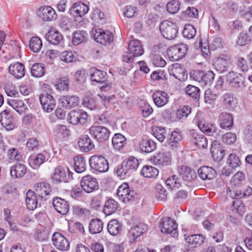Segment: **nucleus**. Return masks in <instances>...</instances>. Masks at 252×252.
I'll return each instance as SVG.
<instances>
[{
  "mask_svg": "<svg viewBox=\"0 0 252 252\" xmlns=\"http://www.w3.org/2000/svg\"><path fill=\"white\" fill-rule=\"evenodd\" d=\"M118 203L113 199L107 200L104 206V213L108 216L114 213L118 208Z\"/></svg>",
  "mask_w": 252,
  "mask_h": 252,
  "instance_id": "49530a36",
  "label": "nucleus"
},
{
  "mask_svg": "<svg viewBox=\"0 0 252 252\" xmlns=\"http://www.w3.org/2000/svg\"><path fill=\"white\" fill-rule=\"evenodd\" d=\"M177 170L179 176L185 181L190 182L196 179V172L189 167L185 165L179 166Z\"/></svg>",
  "mask_w": 252,
  "mask_h": 252,
  "instance_id": "6ab92c4d",
  "label": "nucleus"
},
{
  "mask_svg": "<svg viewBox=\"0 0 252 252\" xmlns=\"http://www.w3.org/2000/svg\"><path fill=\"white\" fill-rule=\"evenodd\" d=\"M139 148L142 152L149 153L157 148L156 143L150 139H143L139 142Z\"/></svg>",
  "mask_w": 252,
  "mask_h": 252,
  "instance_id": "e433bc0d",
  "label": "nucleus"
},
{
  "mask_svg": "<svg viewBox=\"0 0 252 252\" xmlns=\"http://www.w3.org/2000/svg\"><path fill=\"white\" fill-rule=\"evenodd\" d=\"M89 7L84 3L80 1L74 3L69 10L71 15L74 17H82L89 11Z\"/></svg>",
  "mask_w": 252,
  "mask_h": 252,
  "instance_id": "cd10ccee",
  "label": "nucleus"
},
{
  "mask_svg": "<svg viewBox=\"0 0 252 252\" xmlns=\"http://www.w3.org/2000/svg\"><path fill=\"white\" fill-rule=\"evenodd\" d=\"M137 104L144 117H148L153 111L152 107L144 99H140Z\"/></svg>",
  "mask_w": 252,
  "mask_h": 252,
  "instance_id": "09e8293b",
  "label": "nucleus"
},
{
  "mask_svg": "<svg viewBox=\"0 0 252 252\" xmlns=\"http://www.w3.org/2000/svg\"><path fill=\"white\" fill-rule=\"evenodd\" d=\"M103 223L99 219H92L89 223V230L92 234L100 233L103 230Z\"/></svg>",
  "mask_w": 252,
  "mask_h": 252,
  "instance_id": "79ce46f5",
  "label": "nucleus"
},
{
  "mask_svg": "<svg viewBox=\"0 0 252 252\" xmlns=\"http://www.w3.org/2000/svg\"><path fill=\"white\" fill-rule=\"evenodd\" d=\"M37 195L32 190H29L26 194V204L30 210H34L38 205Z\"/></svg>",
  "mask_w": 252,
  "mask_h": 252,
  "instance_id": "c9c22d12",
  "label": "nucleus"
},
{
  "mask_svg": "<svg viewBox=\"0 0 252 252\" xmlns=\"http://www.w3.org/2000/svg\"><path fill=\"white\" fill-rule=\"evenodd\" d=\"M169 74L180 81H184L188 77V73L185 68L179 63L173 64L169 70Z\"/></svg>",
  "mask_w": 252,
  "mask_h": 252,
  "instance_id": "5701e85b",
  "label": "nucleus"
},
{
  "mask_svg": "<svg viewBox=\"0 0 252 252\" xmlns=\"http://www.w3.org/2000/svg\"><path fill=\"white\" fill-rule=\"evenodd\" d=\"M153 135L160 142H162L166 138L165 129L161 127L155 126L152 128Z\"/></svg>",
  "mask_w": 252,
  "mask_h": 252,
  "instance_id": "4d7b16f0",
  "label": "nucleus"
},
{
  "mask_svg": "<svg viewBox=\"0 0 252 252\" xmlns=\"http://www.w3.org/2000/svg\"><path fill=\"white\" fill-rule=\"evenodd\" d=\"M9 72L16 79H21L25 74V65L19 62L10 64L8 67Z\"/></svg>",
  "mask_w": 252,
  "mask_h": 252,
  "instance_id": "bb28decb",
  "label": "nucleus"
},
{
  "mask_svg": "<svg viewBox=\"0 0 252 252\" xmlns=\"http://www.w3.org/2000/svg\"><path fill=\"white\" fill-rule=\"evenodd\" d=\"M94 39L101 44H110L113 40V33L107 30L102 29H96L92 31Z\"/></svg>",
  "mask_w": 252,
  "mask_h": 252,
  "instance_id": "6e6552de",
  "label": "nucleus"
},
{
  "mask_svg": "<svg viewBox=\"0 0 252 252\" xmlns=\"http://www.w3.org/2000/svg\"><path fill=\"white\" fill-rule=\"evenodd\" d=\"M187 51V46L186 44H178L168 49L167 55L171 61H177L185 56Z\"/></svg>",
  "mask_w": 252,
  "mask_h": 252,
  "instance_id": "423d86ee",
  "label": "nucleus"
},
{
  "mask_svg": "<svg viewBox=\"0 0 252 252\" xmlns=\"http://www.w3.org/2000/svg\"><path fill=\"white\" fill-rule=\"evenodd\" d=\"M115 171L118 176L120 177L122 179H126L127 178L129 177L131 174V172L127 167V165L124 161L117 166Z\"/></svg>",
  "mask_w": 252,
  "mask_h": 252,
  "instance_id": "de8ad7c7",
  "label": "nucleus"
},
{
  "mask_svg": "<svg viewBox=\"0 0 252 252\" xmlns=\"http://www.w3.org/2000/svg\"><path fill=\"white\" fill-rule=\"evenodd\" d=\"M198 174L199 177L203 180H210L216 177L217 173L212 167L203 166L198 169Z\"/></svg>",
  "mask_w": 252,
  "mask_h": 252,
  "instance_id": "c756f323",
  "label": "nucleus"
},
{
  "mask_svg": "<svg viewBox=\"0 0 252 252\" xmlns=\"http://www.w3.org/2000/svg\"><path fill=\"white\" fill-rule=\"evenodd\" d=\"M220 126L223 129H229L233 126L232 114L226 112L221 113L219 116Z\"/></svg>",
  "mask_w": 252,
  "mask_h": 252,
  "instance_id": "2f4dec72",
  "label": "nucleus"
},
{
  "mask_svg": "<svg viewBox=\"0 0 252 252\" xmlns=\"http://www.w3.org/2000/svg\"><path fill=\"white\" fill-rule=\"evenodd\" d=\"M182 134L179 130H174L172 132L168 143L172 149H175L180 146V142L182 140Z\"/></svg>",
  "mask_w": 252,
  "mask_h": 252,
  "instance_id": "58836bf2",
  "label": "nucleus"
},
{
  "mask_svg": "<svg viewBox=\"0 0 252 252\" xmlns=\"http://www.w3.org/2000/svg\"><path fill=\"white\" fill-rule=\"evenodd\" d=\"M45 73L44 65L39 63H36L32 66L31 68V74L35 77H40Z\"/></svg>",
  "mask_w": 252,
  "mask_h": 252,
  "instance_id": "6e6d98bb",
  "label": "nucleus"
},
{
  "mask_svg": "<svg viewBox=\"0 0 252 252\" xmlns=\"http://www.w3.org/2000/svg\"><path fill=\"white\" fill-rule=\"evenodd\" d=\"M147 229V225L143 223H139L131 227L128 232V237L130 242L135 241L137 238L145 233Z\"/></svg>",
  "mask_w": 252,
  "mask_h": 252,
  "instance_id": "393cba45",
  "label": "nucleus"
},
{
  "mask_svg": "<svg viewBox=\"0 0 252 252\" xmlns=\"http://www.w3.org/2000/svg\"><path fill=\"white\" fill-rule=\"evenodd\" d=\"M45 38L51 44L58 45L63 39L60 32L55 29H51L46 34Z\"/></svg>",
  "mask_w": 252,
  "mask_h": 252,
  "instance_id": "4c0bfd02",
  "label": "nucleus"
},
{
  "mask_svg": "<svg viewBox=\"0 0 252 252\" xmlns=\"http://www.w3.org/2000/svg\"><path fill=\"white\" fill-rule=\"evenodd\" d=\"M196 33V31L195 27L189 24L185 25L182 32L184 37L188 39L193 38L195 36Z\"/></svg>",
  "mask_w": 252,
  "mask_h": 252,
  "instance_id": "5fc2aeb1",
  "label": "nucleus"
},
{
  "mask_svg": "<svg viewBox=\"0 0 252 252\" xmlns=\"http://www.w3.org/2000/svg\"><path fill=\"white\" fill-rule=\"evenodd\" d=\"M87 33L84 31H77L74 32L72 42L74 45H78L86 41L87 38Z\"/></svg>",
  "mask_w": 252,
  "mask_h": 252,
  "instance_id": "603ef678",
  "label": "nucleus"
},
{
  "mask_svg": "<svg viewBox=\"0 0 252 252\" xmlns=\"http://www.w3.org/2000/svg\"><path fill=\"white\" fill-rule=\"evenodd\" d=\"M91 168L95 173L107 172L109 170V164L107 160L102 156L94 155L89 159Z\"/></svg>",
  "mask_w": 252,
  "mask_h": 252,
  "instance_id": "f257e3e1",
  "label": "nucleus"
},
{
  "mask_svg": "<svg viewBox=\"0 0 252 252\" xmlns=\"http://www.w3.org/2000/svg\"><path fill=\"white\" fill-rule=\"evenodd\" d=\"M117 193L119 199L125 203L132 200L135 195L134 191L130 189L127 183H123L120 185L117 189Z\"/></svg>",
  "mask_w": 252,
  "mask_h": 252,
  "instance_id": "4468645a",
  "label": "nucleus"
},
{
  "mask_svg": "<svg viewBox=\"0 0 252 252\" xmlns=\"http://www.w3.org/2000/svg\"><path fill=\"white\" fill-rule=\"evenodd\" d=\"M126 138L121 133L115 134L112 139V143L114 149L120 150L126 143Z\"/></svg>",
  "mask_w": 252,
  "mask_h": 252,
  "instance_id": "a18cd8bd",
  "label": "nucleus"
},
{
  "mask_svg": "<svg viewBox=\"0 0 252 252\" xmlns=\"http://www.w3.org/2000/svg\"><path fill=\"white\" fill-rule=\"evenodd\" d=\"M171 155L169 152L161 151L151 158V160L157 165L167 166L171 164Z\"/></svg>",
  "mask_w": 252,
  "mask_h": 252,
  "instance_id": "a211bd4d",
  "label": "nucleus"
},
{
  "mask_svg": "<svg viewBox=\"0 0 252 252\" xmlns=\"http://www.w3.org/2000/svg\"><path fill=\"white\" fill-rule=\"evenodd\" d=\"M42 46L40 39L37 37H32L30 42V49L34 52H38Z\"/></svg>",
  "mask_w": 252,
  "mask_h": 252,
  "instance_id": "bf43d9fd",
  "label": "nucleus"
},
{
  "mask_svg": "<svg viewBox=\"0 0 252 252\" xmlns=\"http://www.w3.org/2000/svg\"><path fill=\"white\" fill-rule=\"evenodd\" d=\"M154 102L158 107L164 106L168 101V94L164 92L157 91L152 95Z\"/></svg>",
  "mask_w": 252,
  "mask_h": 252,
  "instance_id": "c85d7f7f",
  "label": "nucleus"
},
{
  "mask_svg": "<svg viewBox=\"0 0 252 252\" xmlns=\"http://www.w3.org/2000/svg\"><path fill=\"white\" fill-rule=\"evenodd\" d=\"M180 8V3L178 0H172L166 5L167 11L171 14H175L178 11Z\"/></svg>",
  "mask_w": 252,
  "mask_h": 252,
  "instance_id": "774afa93",
  "label": "nucleus"
},
{
  "mask_svg": "<svg viewBox=\"0 0 252 252\" xmlns=\"http://www.w3.org/2000/svg\"><path fill=\"white\" fill-rule=\"evenodd\" d=\"M7 103L18 113L21 114L27 109V105L23 101L19 99H8Z\"/></svg>",
  "mask_w": 252,
  "mask_h": 252,
  "instance_id": "a19ab883",
  "label": "nucleus"
},
{
  "mask_svg": "<svg viewBox=\"0 0 252 252\" xmlns=\"http://www.w3.org/2000/svg\"><path fill=\"white\" fill-rule=\"evenodd\" d=\"M124 161L131 173L135 171L139 166L138 159L133 157H130L127 160Z\"/></svg>",
  "mask_w": 252,
  "mask_h": 252,
  "instance_id": "0e129e2a",
  "label": "nucleus"
},
{
  "mask_svg": "<svg viewBox=\"0 0 252 252\" xmlns=\"http://www.w3.org/2000/svg\"><path fill=\"white\" fill-rule=\"evenodd\" d=\"M122 229V225L119 221L115 219H112L108 223L107 230L112 235L115 236L118 234Z\"/></svg>",
  "mask_w": 252,
  "mask_h": 252,
  "instance_id": "37998d69",
  "label": "nucleus"
},
{
  "mask_svg": "<svg viewBox=\"0 0 252 252\" xmlns=\"http://www.w3.org/2000/svg\"><path fill=\"white\" fill-rule=\"evenodd\" d=\"M156 198L160 200H164L166 198L167 192L166 189L160 184H157L156 186Z\"/></svg>",
  "mask_w": 252,
  "mask_h": 252,
  "instance_id": "69168bd1",
  "label": "nucleus"
},
{
  "mask_svg": "<svg viewBox=\"0 0 252 252\" xmlns=\"http://www.w3.org/2000/svg\"><path fill=\"white\" fill-rule=\"evenodd\" d=\"M87 113L82 109H75L70 111L68 116V119L72 125H84L87 122Z\"/></svg>",
  "mask_w": 252,
  "mask_h": 252,
  "instance_id": "9d476101",
  "label": "nucleus"
},
{
  "mask_svg": "<svg viewBox=\"0 0 252 252\" xmlns=\"http://www.w3.org/2000/svg\"><path fill=\"white\" fill-rule=\"evenodd\" d=\"M167 186L171 189H178L181 186L180 179L176 175L169 177L165 181Z\"/></svg>",
  "mask_w": 252,
  "mask_h": 252,
  "instance_id": "052dcab7",
  "label": "nucleus"
},
{
  "mask_svg": "<svg viewBox=\"0 0 252 252\" xmlns=\"http://www.w3.org/2000/svg\"><path fill=\"white\" fill-rule=\"evenodd\" d=\"M61 105L66 109L77 106L80 103L79 97L76 95H63L59 98Z\"/></svg>",
  "mask_w": 252,
  "mask_h": 252,
  "instance_id": "4be33fe9",
  "label": "nucleus"
},
{
  "mask_svg": "<svg viewBox=\"0 0 252 252\" xmlns=\"http://www.w3.org/2000/svg\"><path fill=\"white\" fill-rule=\"evenodd\" d=\"M215 75L212 71L194 70L190 73V77L200 83L202 86H210L214 81Z\"/></svg>",
  "mask_w": 252,
  "mask_h": 252,
  "instance_id": "7ed1b4c3",
  "label": "nucleus"
},
{
  "mask_svg": "<svg viewBox=\"0 0 252 252\" xmlns=\"http://www.w3.org/2000/svg\"><path fill=\"white\" fill-rule=\"evenodd\" d=\"M224 105L227 108H230L235 103L234 94L231 93H226L222 96Z\"/></svg>",
  "mask_w": 252,
  "mask_h": 252,
  "instance_id": "e2e57ef3",
  "label": "nucleus"
},
{
  "mask_svg": "<svg viewBox=\"0 0 252 252\" xmlns=\"http://www.w3.org/2000/svg\"><path fill=\"white\" fill-rule=\"evenodd\" d=\"M205 239V237L202 234H191L186 237L185 240L187 243L193 247L200 246Z\"/></svg>",
  "mask_w": 252,
  "mask_h": 252,
  "instance_id": "ea45409f",
  "label": "nucleus"
},
{
  "mask_svg": "<svg viewBox=\"0 0 252 252\" xmlns=\"http://www.w3.org/2000/svg\"><path fill=\"white\" fill-rule=\"evenodd\" d=\"M198 126L200 130L204 133L218 138L220 137L222 133L220 130H219L214 124L207 122H200L198 124Z\"/></svg>",
  "mask_w": 252,
  "mask_h": 252,
  "instance_id": "9b49d317",
  "label": "nucleus"
},
{
  "mask_svg": "<svg viewBox=\"0 0 252 252\" xmlns=\"http://www.w3.org/2000/svg\"><path fill=\"white\" fill-rule=\"evenodd\" d=\"M80 186L86 192H92L98 189L99 186L96 178L91 175H87L82 178Z\"/></svg>",
  "mask_w": 252,
  "mask_h": 252,
  "instance_id": "ddd939ff",
  "label": "nucleus"
},
{
  "mask_svg": "<svg viewBox=\"0 0 252 252\" xmlns=\"http://www.w3.org/2000/svg\"><path fill=\"white\" fill-rule=\"evenodd\" d=\"M60 59L65 63H69L75 61L77 60L76 53L70 51H64L60 54Z\"/></svg>",
  "mask_w": 252,
  "mask_h": 252,
  "instance_id": "8fccbe9b",
  "label": "nucleus"
},
{
  "mask_svg": "<svg viewBox=\"0 0 252 252\" xmlns=\"http://www.w3.org/2000/svg\"><path fill=\"white\" fill-rule=\"evenodd\" d=\"M34 193L41 199L46 200V196L48 195L51 191L50 185L46 182H41L34 185Z\"/></svg>",
  "mask_w": 252,
  "mask_h": 252,
  "instance_id": "a878e982",
  "label": "nucleus"
},
{
  "mask_svg": "<svg viewBox=\"0 0 252 252\" xmlns=\"http://www.w3.org/2000/svg\"><path fill=\"white\" fill-rule=\"evenodd\" d=\"M37 14L44 21H53L58 17L56 11L51 6H43L39 8Z\"/></svg>",
  "mask_w": 252,
  "mask_h": 252,
  "instance_id": "dca6fc26",
  "label": "nucleus"
},
{
  "mask_svg": "<svg viewBox=\"0 0 252 252\" xmlns=\"http://www.w3.org/2000/svg\"><path fill=\"white\" fill-rule=\"evenodd\" d=\"M190 140L198 148L204 149L207 147L208 140L206 137L201 134H199L194 130L189 131Z\"/></svg>",
  "mask_w": 252,
  "mask_h": 252,
  "instance_id": "412c9836",
  "label": "nucleus"
},
{
  "mask_svg": "<svg viewBox=\"0 0 252 252\" xmlns=\"http://www.w3.org/2000/svg\"><path fill=\"white\" fill-rule=\"evenodd\" d=\"M128 50L134 57L140 56L144 52L142 45L138 40H131L128 44Z\"/></svg>",
  "mask_w": 252,
  "mask_h": 252,
  "instance_id": "473e14b6",
  "label": "nucleus"
},
{
  "mask_svg": "<svg viewBox=\"0 0 252 252\" xmlns=\"http://www.w3.org/2000/svg\"><path fill=\"white\" fill-rule=\"evenodd\" d=\"M187 94L192 98L196 102L199 101L200 98V89L192 85H189L186 88Z\"/></svg>",
  "mask_w": 252,
  "mask_h": 252,
  "instance_id": "3c124183",
  "label": "nucleus"
},
{
  "mask_svg": "<svg viewBox=\"0 0 252 252\" xmlns=\"http://www.w3.org/2000/svg\"><path fill=\"white\" fill-rule=\"evenodd\" d=\"M159 29L163 37L168 40L175 39L178 33L177 25L175 23L167 20L164 21L160 23Z\"/></svg>",
  "mask_w": 252,
  "mask_h": 252,
  "instance_id": "f03ea898",
  "label": "nucleus"
},
{
  "mask_svg": "<svg viewBox=\"0 0 252 252\" xmlns=\"http://www.w3.org/2000/svg\"><path fill=\"white\" fill-rule=\"evenodd\" d=\"M252 37L247 33L241 32L238 36L237 44L239 46H244L251 43Z\"/></svg>",
  "mask_w": 252,
  "mask_h": 252,
  "instance_id": "680f3d73",
  "label": "nucleus"
},
{
  "mask_svg": "<svg viewBox=\"0 0 252 252\" xmlns=\"http://www.w3.org/2000/svg\"><path fill=\"white\" fill-rule=\"evenodd\" d=\"M68 169H65L61 166H58L54 170V172L52 177V180L56 183L68 182L69 179Z\"/></svg>",
  "mask_w": 252,
  "mask_h": 252,
  "instance_id": "aec40b11",
  "label": "nucleus"
},
{
  "mask_svg": "<svg viewBox=\"0 0 252 252\" xmlns=\"http://www.w3.org/2000/svg\"><path fill=\"white\" fill-rule=\"evenodd\" d=\"M227 164L232 168L234 169L241 164L239 158L234 154H230L227 160Z\"/></svg>",
  "mask_w": 252,
  "mask_h": 252,
  "instance_id": "338daca9",
  "label": "nucleus"
},
{
  "mask_svg": "<svg viewBox=\"0 0 252 252\" xmlns=\"http://www.w3.org/2000/svg\"><path fill=\"white\" fill-rule=\"evenodd\" d=\"M213 65L218 72L223 73L227 71L231 65L230 58L228 55H221L214 61Z\"/></svg>",
  "mask_w": 252,
  "mask_h": 252,
  "instance_id": "f8f14e48",
  "label": "nucleus"
},
{
  "mask_svg": "<svg viewBox=\"0 0 252 252\" xmlns=\"http://www.w3.org/2000/svg\"><path fill=\"white\" fill-rule=\"evenodd\" d=\"M91 79L93 82L99 84L105 83V85L101 87V90L103 91H107L111 88V84L109 83H106L107 80V76L106 72L96 69L91 68L90 69Z\"/></svg>",
  "mask_w": 252,
  "mask_h": 252,
  "instance_id": "20e7f679",
  "label": "nucleus"
},
{
  "mask_svg": "<svg viewBox=\"0 0 252 252\" xmlns=\"http://www.w3.org/2000/svg\"><path fill=\"white\" fill-rule=\"evenodd\" d=\"M54 246L59 250L66 251L69 248V243L67 239L61 233L55 232L52 235Z\"/></svg>",
  "mask_w": 252,
  "mask_h": 252,
  "instance_id": "f3484780",
  "label": "nucleus"
},
{
  "mask_svg": "<svg viewBox=\"0 0 252 252\" xmlns=\"http://www.w3.org/2000/svg\"><path fill=\"white\" fill-rule=\"evenodd\" d=\"M78 145L81 151L84 152H89L94 147L93 141L87 135H83L80 138Z\"/></svg>",
  "mask_w": 252,
  "mask_h": 252,
  "instance_id": "f704fd0d",
  "label": "nucleus"
},
{
  "mask_svg": "<svg viewBox=\"0 0 252 252\" xmlns=\"http://www.w3.org/2000/svg\"><path fill=\"white\" fill-rule=\"evenodd\" d=\"M53 205L55 209L63 215H66L69 210L68 202L61 198H54L53 200Z\"/></svg>",
  "mask_w": 252,
  "mask_h": 252,
  "instance_id": "b1692460",
  "label": "nucleus"
},
{
  "mask_svg": "<svg viewBox=\"0 0 252 252\" xmlns=\"http://www.w3.org/2000/svg\"><path fill=\"white\" fill-rule=\"evenodd\" d=\"M10 175L14 179L23 177L27 172V167L23 163H18L14 164L10 169Z\"/></svg>",
  "mask_w": 252,
  "mask_h": 252,
  "instance_id": "72a5a7b5",
  "label": "nucleus"
},
{
  "mask_svg": "<svg viewBox=\"0 0 252 252\" xmlns=\"http://www.w3.org/2000/svg\"><path fill=\"white\" fill-rule=\"evenodd\" d=\"M141 174L146 178H154L158 174V170L152 166H145L141 170Z\"/></svg>",
  "mask_w": 252,
  "mask_h": 252,
  "instance_id": "864d4df0",
  "label": "nucleus"
},
{
  "mask_svg": "<svg viewBox=\"0 0 252 252\" xmlns=\"http://www.w3.org/2000/svg\"><path fill=\"white\" fill-rule=\"evenodd\" d=\"M161 231L163 233L170 234L173 237L178 236L177 224L170 218L166 217L162 219L159 225Z\"/></svg>",
  "mask_w": 252,
  "mask_h": 252,
  "instance_id": "0eeeda50",
  "label": "nucleus"
},
{
  "mask_svg": "<svg viewBox=\"0 0 252 252\" xmlns=\"http://www.w3.org/2000/svg\"><path fill=\"white\" fill-rule=\"evenodd\" d=\"M7 157L11 161H20L22 158L20 152L15 148H11L8 150Z\"/></svg>",
  "mask_w": 252,
  "mask_h": 252,
  "instance_id": "13d9d810",
  "label": "nucleus"
},
{
  "mask_svg": "<svg viewBox=\"0 0 252 252\" xmlns=\"http://www.w3.org/2000/svg\"><path fill=\"white\" fill-rule=\"evenodd\" d=\"M39 100L45 112H51L56 107V100L54 97L46 92H43L40 95Z\"/></svg>",
  "mask_w": 252,
  "mask_h": 252,
  "instance_id": "2eb2a0df",
  "label": "nucleus"
},
{
  "mask_svg": "<svg viewBox=\"0 0 252 252\" xmlns=\"http://www.w3.org/2000/svg\"><path fill=\"white\" fill-rule=\"evenodd\" d=\"M0 122L8 131L12 130L16 127L13 115L8 109H5L0 113Z\"/></svg>",
  "mask_w": 252,
  "mask_h": 252,
  "instance_id": "1a4fd4ad",
  "label": "nucleus"
},
{
  "mask_svg": "<svg viewBox=\"0 0 252 252\" xmlns=\"http://www.w3.org/2000/svg\"><path fill=\"white\" fill-rule=\"evenodd\" d=\"M91 135L98 142L102 143L108 139L110 131L101 126L93 125L89 129Z\"/></svg>",
  "mask_w": 252,
  "mask_h": 252,
  "instance_id": "39448f33",
  "label": "nucleus"
},
{
  "mask_svg": "<svg viewBox=\"0 0 252 252\" xmlns=\"http://www.w3.org/2000/svg\"><path fill=\"white\" fill-rule=\"evenodd\" d=\"M74 170L77 173H82L86 169V163L84 157L77 155L73 158Z\"/></svg>",
  "mask_w": 252,
  "mask_h": 252,
  "instance_id": "c03bdc74",
  "label": "nucleus"
},
{
  "mask_svg": "<svg viewBox=\"0 0 252 252\" xmlns=\"http://www.w3.org/2000/svg\"><path fill=\"white\" fill-rule=\"evenodd\" d=\"M211 152L214 159L218 162L222 160L224 156V151L217 140H214L212 142Z\"/></svg>",
  "mask_w": 252,
  "mask_h": 252,
  "instance_id": "7c9ffc66",
  "label": "nucleus"
}]
</instances>
